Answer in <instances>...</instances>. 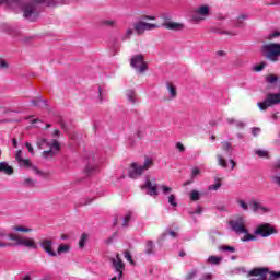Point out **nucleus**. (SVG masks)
Listing matches in <instances>:
<instances>
[{"instance_id":"f257e3e1","label":"nucleus","mask_w":280,"mask_h":280,"mask_svg":"<svg viewBox=\"0 0 280 280\" xmlns=\"http://www.w3.org/2000/svg\"><path fill=\"white\" fill-rule=\"evenodd\" d=\"M65 0H0V5L5 4L13 12H23L24 19L34 23L40 16V5L56 8L62 5Z\"/></svg>"},{"instance_id":"f03ea898","label":"nucleus","mask_w":280,"mask_h":280,"mask_svg":"<svg viewBox=\"0 0 280 280\" xmlns=\"http://www.w3.org/2000/svg\"><path fill=\"white\" fill-rule=\"evenodd\" d=\"M0 237H9L13 243V246H23L24 248H33L36 250L38 248V244L34 238H30L27 236H21L19 234L5 232V230H0Z\"/></svg>"},{"instance_id":"7ed1b4c3","label":"nucleus","mask_w":280,"mask_h":280,"mask_svg":"<svg viewBox=\"0 0 280 280\" xmlns=\"http://www.w3.org/2000/svg\"><path fill=\"white\" fill-rule=\"evenodd\" d=\"M230 226L232 231L236 232L237 235H244L242 237V242H255V240H257L255 235L248 233V229H246V220L242 217L230 221Z\"/></svg>"},{"instance_id":"20e7f679","label":"nucleus","mask_w":280,"mask_h":280,"mask_svg":"<svg viewBox=\"0 0 280 280\" xmlns=\"http://www.w3.org/2000/svg\"><path fill=\"white\" fill-rule=\"evenodd\" d=\"M153 166L154 160L152 158H145L143 165H139L137 162H133L130 164L128 176L129 178L137 179L143 174V172H148V170Z\"/></svg>"},{"instance_id":"39448f33","label":"nucleus","mask_w":280,"mask_h":280,"mask_svg":"<svg viewBox=\"0 0 280 280\" xmlns=\"http://www.w3.org/2000/svg\"><path fill=\"white\" fill-rule=\"evenodd\" d=\"M37 145L39 150H45L46 148H49L48 151L43 152V156L45 159H49V156L56 155L57 152H60V143L58 140H47V139H42L37 142Z\"/></svg>"},{"instance_id":"423d86ee","label":"nucleus","mask_w":280,"mask_h":280,"mask_svg":"<svg viewBox=\"0 0 280 280\" xmlns=\"http://www.w3.org/2000/svg\"><path fill=\"white\" fill-rule=\"evenodd\" d=\"M262 54L267 60L277 62L280 57V44H265L262 45Z\"/></svg>"},{"instance_id":"0eeeda50","label":"nucleus","mask_w":280,"mask_h":280,"mask_svg":"<svg viewBox=\"0 0 280 280\" xmlns=\"http://www.w3.org/2000/svg\"><path fill=\"white\" fill-rule=\"evenodd\" d=\"M130 66L138 73H145L148 71V62L143 59V55H135L130 59Z\"/></svg>"},{"instance_id":"6e6552de","label":"nucleus","mask_w":280,"mask_h":280,"mask_svg":"<svg viewBox=\"0 0 280 280\" xmlns=\"http://www.w3.org/2000/svg\"><path fill=\"white\" fill-rule=\"evenodd\" d=\"M210 9L209 5H200L194 10L192 14V21L195 23H201V21H205L207 16L209 15Z\"/></svg>"},{"instance_id":"1a4fd4ad","label":"nucleus","mask_w":280,"mask_h":280,"mask_svg":"<svg viewBox=\"0 0 280 280\" xmlns=\"http://www.w3.org/2000/svg\"><path fill=\"white\" fill-rule=\"evenodd\" d=\"M255 235H260V237H270L273 233H277V230L269 223L260 224L254 231Z\"/></svg>"},{"instance_id":"9d476101","label":"nucleus","mask_w":280,"mask_h":280,"mask_svg":"<svg viewBox=\"0 0 280 280\" xmlns=\"http://www.w3.org/2000/svg\"><path fill=\"white\" fill-rule=\"evenodd\" d=\"M136 33L141 36V34H144L145 32H150L152 30L159 28V25L148 23V22H138L133 25Z\"/></svg>"},{"instance_id":"9b49d317","label":"nucleus","mask_w":280,"mask_h":280,"mask_svg":"<svg viewBox=\"0 0 280 280\" xmlns=\"http://www.w3.org/2000/svg\"><path fill=\"white\" fill-rule=\"evenodd\" d=\"M40 248H43V250H45V253H47V255H49V257H56V255H58V253H56L54 250V241L48 240V238H44L42 240V242L39 243Z\"/></svg>"},{"instance_id":"f8f14e48","label":"nucleus","mask_w":280,"mask_h":280,"mask_svg":"<svg viewBox=\"0 0 280 280\" xmlns=\"http://www.w3.org/2000/svg\"><path fill=\"white\" fill-rule=\"evenodd\" d=\"M112 264L118 275V279H121L124 277V268H126V265H124V260H121L119 254L116 255V258L112 259Z\"/></svg>"},{"instance_id":"ddd939ff","label":"nucleus","mask_w":280,"mask_h":280,"mask_svg":"<svg viewBox=\"0 0 280 280\" xmlns=\"http://www.w3.org/2000/svg\"><path fill=\"white\" fill-rule=\"evenodd\" d=\"M141 189H147L149 196H159V186L150 179L145 180L144 185L141 186Z\"/></svg>"},{"instance_id":"4468645a","label":"nucleus","mask_w":280,"mask_h":280,"mask_svg":"<svg viewBox=\"0 0 280 280\" xmlns=\"http://www.w3.org/2000/svg\"><path fill=\"white\" fill-rule=\"evenodd\" d=\"M250 209H252V211H254V213H268L270 211L269 208L261 206V203H259L257 201H253L250 203Z\"/></svg>"},{"instance_id":"2eb2a0df","label":"nucleus","mask_w":280,"mask_h":280,"mask_svg":"<svg viewBox=\"0 0 280 280\" xmlns=\"http://www.w3.org/2000/svg\"><path fill=\"white\" fill-rule=\"evenodd\" d=\"M0 172L2 174H7V176H12V174H14V167L10 166L8 162L3 161L0 162Z\"/></svg>"},{"instance_id":"dca6fc26","label":"nucleus","mask_w":280,"mask_h":280,"mask_svg":"<svg viewBox=\"0 0 280 280\" xmlns=\"http://www.w3.org/2000/svg\"><path fill=\"white\" fill-rule=\"evenodd\" d=\"M20 167H32L34 174L40 175L43 172L38 170L36 166H32V162L30 160L22 159V161L18 162Z\"/></svg>"},{"instance_id":"f3484780","label":"nucleus","mask_w":280,"mask_h":280,"mask_svg":"<svg viewBox=\"0 0 280 280\" xmlns=\"http://www.w3.org/2000/svg\"><path fill=\"white\" fill-rule=\"evenodd\" d=\"M154 242L153 241H147L144 245V254L145 255H154Z\"/></svg>"},{"instance_id":"a211bd4d","label":"nucleus","mask_w":280,"mask_h":280,"mask_svg":"<svg viewBox=\"0 0 280 280\" xmlns=\"http://www.w3.org/2000/svg\"><path fill=\"white\" fill-rule=\"evenodd\" d=\"M166 30H183V24L176 22H167L163 24Z\"/></svg>"},{"instance_id":"6ab92c4d","label":"nucleus","mask_w":280,"mask_h":280,"mask_svg":"<svg viewBox=\"0 0 280 280\" xmlns=\"http://www.w3.org/2000/svg\"><path fill=\"white\" fill-rule=\"evenodd\" d=\"M254 153L258 159H270V153L267 150L256 149Z\"/></svg>"},{"instance_id":"aec40b11","label":"nucleus","mask_w":280,"mask_h":280,"mask_svg":"<svg viewBox=\"0 0 280 280\" xmlns=\"http://www.w3.org/2000/svg\"><path fill=\"white\" fill-rule=\"evenodd\" d=\"M208 264H211L212 266H218L222 262V257L220 256H209L207 259Z\"/></svg>"},{"instance_id":"412c9836","label":"nucleus","mask_w":280,"mask_h":280,"mask_svg":"<svg viewBox=\"0 0 280 280\" xmlns=\"http://www.w3.org/2000/svg\"><path fill=\"white\" fill-rule=\"evenodd\" d=\"M222 150H223V152H226V154H229V155L233 154V147L231 145V142H229V141L222 142Z\"/></svg>"},{"instance_id":"4be33fe9","label":"nucleus","mask_w":280,"mask_h":280,"mask_svg":"<svg viewBox=\"0 0 280 280\" xmlns=\"http://www.w3.org/2000/svg\"><path fill=\"white\" fill-rule=\"evenodd\" d=\"M127 98L131 104H135L137 102V94L132 90L127 91Z\"/></svg>"},{"instance_id":"5701e85b","label":"nucleus","mask_w":280,"mask_h":280,"mask_svg":"<svg viewBox=\"0 0 280 280\" xmlns=\"http://www.w3.org/2000/svg\"><path fill=\"white\" fill-rule=\"evenodd\" d=\"M12 231H18L20 233H32V229L25 228L23 225H16L12 228Z\"/></svg>"},{"instance_id":"b1692460","label":"nucleus","mask_w":280,"mask_h":280,"mask_svg":"<svg viewBox=\"0 0 280 280\" xmlns=\"http://www.w3.org/2000/svg\"><path fill=\"white\" fill-rule=\"evenodd\" d=\"M166 89H167V91H168V93H170V95H171V100H174L175 97H176V95H177V92H176V86H174V85H172V84H167L166 85Z\"/></svg>"},{"instance_id":"393cba45","label":"nucleus","mask_w":280,"mask_h":280,"mask_svg":"<svg viewBox=\"0 0 280 280\" xmlns=\"http://www.w3.org/2000/svg\"><path fill=\"white\" fill-rule=\"evenodd\" d=\"M276 170H280V160L276 164ZM271 180H272V183H275L276 185H278L280 187V176L279 175L272 176Z\"/></svg>"},{"instance_id":"a878e982","label":"nucleus","mask_w":280,"mask_h":280,"mask_svg":"<svg viewBox=\"0 0 280 280\" xmlns=\"http://www.w3.org/2000/svg\"><path fill=\"white\" fill-rule=\"evenodd\" d=\"M88 240H89V235L88 234H82L80 240H79V248H84V246H86Z\"/></svg>"},{"instance_id":"bb28decb","label":"nucleus","mask_w":280,"mask_h":280,"mask_svg":"<svg viewBox=\"0 0 280 280\" xmlns=\"http://www.w3.org/2000/svg\"><path fill=\"white\" fill-rule=\"evenodd\" d=\"M23 186L24 187H35L36 186V180L27 177V178L24 179Z\"/></svg>"},{"instance_id":"cd10ccee","label":"nucleus","mask_w":280,"mask_h":280,"mask_svg":"<svg viewBox=\"0 0 280 280\" xmlns=\"http://www.w3.org/2000/svg\"><path fill=\"white\" fill-rule=\"evenodd\" d=\"M69 249H70L69 245L61 244L57 249V254L62 255V253H69Z\"/></svg>"},{"instance_id":"c85d7f7f","label":"nucleus","mask_w":280,"mask_h":280,"mask_svg":"<svg viewBox=\"0 0 280 280\" xmlns=\"http://www.w3.org/2000/svg\"><path fill=\"white\" fill-rule=\"evenodd\" d=\"M190 200L196 202V200H200V192L198 190L190 191Z\"/></svg>"},{"instance_id":"c756f323","label":"nucleus","mask_w":280,"mask_h":280,"mask_svg":"<svg viewBox=\"0 0 280 280\" xmlns=\"http://www.w3.org/2000/svg\"><path fill=\"white\" fill-rule=\"evenodd\" d=\"M264 69H266L265 61H261L259 65H256L253 67V71H256V72L264 71Z\"/></svg>"},{"instance_id":"7c9ffc66","label":"nucleus","mask_w":280,"mask_h":280,"mask_svg":"<svg viewBox=\"0 0 280 280\" xmlns=\"http://www.w3.org/2000/svg\"><path fill=\"white\" fill-rule=\"evenodd\" d=\"M217 159H218V163L221 167H224L226 168L228 167V163H226V160H224V158H222V155H217Z\"/></svg>"},{"instance_id":"2f4dec72","label":"nucleus","mask_w":280,"mask_h":280,"mask_svg":"<svg viewBox=\"0 0 280 280\" xmlns=\"http://www.w3.org/2000/svg\"><path fill=\"white\" fill-rule=\"evenodd\" d=\"M132 220V212H128L122 221V226H128V223Z\"/></svg>"},{"instance_id":"473e14b6","label":"nucleus","mask_w":280,"mask_h":280,"mask_svg":"<svg viewBox=\"0 0 280 280\" xmlns=\"http://www.w3.org/2000/svg\"><path fill=\"white\" fill-rule=\"evenodd\" d=\"M219 250H223L224 253H226V252L228 253H235V247L225 245V246L219 247Z\"/></svg>"},{"instance_id":"72a5a7b5","label":"nucleus","mask_w":280,"mask_h":280,"mask_svg":"<svg viewBox=\"0 0 280 280\" xmlns=\"http://www.w3.org/2000/svg\"><path fill=\"white\" fill-rule=\"evenodd\" d=\"M277 80H279V78H277V75H275V74H270V75L266 77V82H268V84H275V82H277Z\"/></svg>"},{"instance_id":"f704fd0d","label":"nucleus","mask_w":280,"mask_h":280,"mask_svg":"<svg viewBox=\"0 0 280 280\" xmlns=\"http://www.w3.org/2000/svg\"><path fill=\"white\" fill-rule=\"evenodd\" d=\"M222 187V184L220 182H217L215 184H212L208 187L209 191H218Z\"/></svg>"},{"instance_id":"c9c22d12","label":"nucleus","mask_w":280,"mask_h":280,"mask_svg":"<svg viewBox=\"0 0 280 280\" xmlns=\"http://www.w3.org/2000/svg\"><path fill=\"white\" fill-rule=\"evenodd\" d=\"M237 205L241 207V209H243V211H248V203H246V201L243 199H238Z\"/></svg>"},{"instance_id":"e433bc0d","label":"nucleus","mask_w":280,"mask_h":280,"mask_svg":"<svg viewBox=\"0 0 280 280\" xmlns=\"http://www.w3.org/2000/svg\"><path fill=\"white\" fill-rule=\"evenodd\" d=\"M125 259L127 261H129V264H131V266H135V260H132V255L130 254V252H125L124 253Z\"/></svg>"},{"instance_id":"4c0bfd02","label":"nucleus","mask_w":280,"mask_h":280,"mask_svg":"<svg viewBox=\"0 0 280 280\" xmlns=\"http://www.w3.org/2000/svg\"><path fill=\"white\" fill-rule=\"evenodd\" d=\"M196 275H198V271L196 269L190 270L187 276H186V280H191L196 277Z\"/></svg>"},{"instance_id":"58836bf2","label":"nucleus","mask_w":280,"mask_h":280,"mask_svg":"<svg viewBox=\"0 0 280 280\" xmlns=\"http://www.w3.org/2000/svg\"><path fill=\"white\" fill-rule=\"evenodd\" d=\"M168 202L172 207H178V203L176 202V196L170 195Z\"/></svg>"},{"instance_id":"ea45409f","label":"nucleus","mask_w":280,"mask_h":280,"mask_svg":"<svg viewBox=\"0 0 280 280\" xmlns=\"http://www.w3.org/2000/svg\"><path fill=\"white\" fill-rule=\"evenodd\" d=\"M277 279H280V271L270 272V276H269L268 280H277Z\"/></svg>"},{"instance_id":"a19ab883","label":"nucleus","mask_w":280,"mask_h":280,"mask_svg":"<svg viewBox=\"0 0 280 280\" xmlns=\"http://www.w3.org/2000/svg\"><path fill=\"white\" fill-rule=\"evenodd\" d=\"M246 19H248V15L243 14V15L238 16L236 26L242 27V23H243V21H246Z\"/></svg>"},{"instance_id":"79ce46f5","label":"nucleus","mask_w":280,"mask_h":280,"mask_svg":"<svg viewBox=\"0 0 280 280\" xmlns=\"http://www.w3.org/2000/svg\"><path fill=\"white\" fill-rule=\"evenodd\" d=\"M102 25H106L107 27H114L115 21L114 20H103Z\"/></svg>"},{"instance_id":"37998d69","label":"nucleus","mask_w":280,"mask_h":280,"mask_svg":"<svg viewBox=\"0 0 280 280\" xmlns=\"http://www.w3.org/2000/svg\"><path fill=\"white\" fill-rule=\"evenodd\" d=\"M96 170H97V166L89 165V166H86L85 172L88 174H93V172H95Z\"/></svg>"},{"instance_id":"c03bdc74","label":"nucleus","mask_w":280,"mask_h":280,"mask_svg":"<svg viewBox=\"0 0 280 280\" xmlns=\"http://www.w3.org/2000/svg\"><path fill=\"white\" fill-rule=\"evenodd\" d=\"M22 160H23V151L20 150L15 154V161H18V163H20Z\"/></svg>"},{"instance_id":"a18cd8bd","label":"nucleus","mask_w":280,"mask_h":280,"mask_svg":"<svg viewBox=\"0 0 280 280\" xmlns=\"http://www.w3.org/2000/svg\"><path fill=\"white\" fill-rule=\"evenodd\" d=\"M260 132H261V129L258 128V127H254V128L252 129V135H253L254 137H257V135H259Z\"/></svg>"},{"instance_id":"49530a36","label":"nucleus","mask_w":280,"mask_h":280,"mask_svg":"<svg viewBox=\"0 0 280 280\" xmlns=\"http://www.w3.org/2000/svg\"><path fill=\"white\" fill-rule=\"evenodd\" d=\"M132 34H133L132 28H128L124 37V40L128 39L130 36H132Z\"/></svg>"},{"instance_id":"de8ad7c7","label":"nucleus","mask_w":280,"mask_h":280,"mask_svg":"<svg viewBox=\"0 0 280 280\" xmlns=\"http://www.w3.org/2000/svg\"><path fill=\"white\" fill-rule=\"evenodd\" d=\"M25 147L27 148L30 154H34V148L32 147V143L26 142V143H25Z\"/></svg>"},{"instance_id":"09e8293b","label":"nucleus","mask_w":280,"mask_h":280,"mask_svg":"<svg viewBox=\"0 0 280 280\" xmlns=\"http://www.w3.org/2000/svg\"><path fill=\"white\" fill-rule=\"evenodd\" d=\"M161 189H162L163 194H170V191H172V188L168 187V186H165V185H163V186L161 187Z\"/></svg>"},{"instance_id":"8fccbe9b","label":"nucleus","mask_w":280,"mask_h":280,"mask_svg":"<svg viewBox=\"0 0 280 280\" xmlns=\"http://www.w3.org/2000/svg\"><path fill=\"white\" fill-rule=\"evenodd\" d=\"M278 36H280V33H279V32H273L272 34H270V35L268 36V39H269V40H272V38H278Z\"/></svg>"},{"instance_id":"3c124183","label":"nucleus","mask_w":280,"mask_h":280,"mask_svg":"<svg viewBox=\"0 0 280 280\" xmlns=\"http://www.w3.org/2000/svg\"><path fill=\"white\" fill-rule=\"evenodd\" d=\"M8 246H14L12 243L0 242V248H8Z\"/></svg>"},{"instance_id":"603ef678","label":"nucleus","mask_w":280,"mask_h":280,"mask_svg":"<svg viewBox=\"0 0 280 280\" xmlns=\"http://www.w3.org/2000/svg\"><path fill=\"white\" fill-rule=\"evenodd\" d=\"M235 126H236V128H244V126H246V124H244V121H242V120H236Z\"/></svg>"},{"instance_id":"864d4df0","label":"nucleus","mask_w":280,"mask_h":280,"mask_svg":"<svg viewBox=\"0 0 280 280\" xmlns=\"http://www.w3.org/2000/svg\"><path fill=\"white\" fill-rule=\"evenodd\" d=\"M176 148L179 150V152H185V145H183L180 142L176 143Z\"/></svg>"},{"instance_id":"5fc2aeb1","label":"nucleus","mask_w":280,"mask_h":280,"mask_svg":"<svg viewBox=\"0 0 280 280\" xmlns=\"http://www.w3.org/2000/svg\"><path fill=\"white\" fill-rule=\"evenodd\" d=\"M191 174H192V176H198V174H200V168L194 167V168L191 170Z\"/></svg>"},{"instance_id":"6e6d98bb","label":"nucleus","mask_w":280,"mask_h":280,"mask_svg":"<svg viewBox=\"0 0 280 280\" xmlns=\"http://www.w3.org/2000/svg\"><path fill=\"white\" fill-rule=\"evenodd\" d=\"M0 68L1 69H8V62H5L4 60L0 61Z\"/></svg>"},{"instance_id":"4d7b16f0","label":"nucleus","mask_w":280,"mask_h":280,"mask_svg":"<svg viewBox=\"0 0 280 280\" xmlns=\"http://www.w3.org/2000/svg\"><path fill=\"white\" fill-rule=\"evenodd\" d=\"M200 280H211V273H206Z\"/></svg>"},{"instance_id":"13d9d810","label":"nucleus","mask_w":280,"mask_h":280,"mask_svg":"<svg viewBox=\"0 0 280 280\" xmlns=\"http://www.w3.org/2000/svg\"><path fill=\"white\" fill-rule=\"evenodd\" d=\"M59 136H60V130L55 129L54 133H52V137H59Z\"/></svg>"},{"instance_id":"bf43d9fd","label":"nucleus","mask_w":280,"mask_h":280,"mask_svg":"<svg viewBox=\"0 0 280 280\" xmlns=\"http://www.w3.org/2000/svg\"><path fill=\"white\" fill-rule=\"evenodd\" d=\"M237 120L235 118H228V124H235Z\"/></svg>"},{"instance_id":"052dcab7","label":"nucleus","mask_w":280,"mask_h":280,"mask_svg":"<svg viewBox=\"0 0 280 280\" xmlns=\"http://www.w3.org/2000/svg\"><path fill=\"white\" fill-rule=\"evenodd\" d=\"M230 163H231V170H235V165H236V163L233 161V160H230Z\"/></svg>"},{"instance_id":"680f3d73","label":"nucleus","mask_w":280,"mask_h":280,"mask_svg":"<svg viewBox=\"0 0 280 280\" xmlns=\"http://www.w3.org/2000/svg\"><path fill=\"white\" fill-rule=\"evenodd\" d=\"M22 280H32V277H30V275H26L22 278Z\"/></svg>"},{"instance_id":"e2e57ef3","label":"nucleus","mask_w":280,"mask_h":280,"mask_svg":"<svg viewBox=\"0 0 280 280\" xmlns=\"http://www.w3.org/2000/svg\"><path fill=\"white\" fill-rule=\"evenodd\" d=\"M170 235H171L172 237H177V234H176V232H174V231H171V232H170Z\"/></svg>"},{"instance_id":"0e129e2a","label":"nucleus","mask_w":280,"mask_h":280,"mask_svg":"<svg viewBox=\"0 0 280 280\" xmlns=\"http://www.w3.org/2000/svg\"><path fill=\"white\" fill-rule=\"evenodd\" d=\"M145 19H148L149 21H154V19H156V18L148 15V16H145Z\"/></svg>"},{"instance_id":"69168bd1","label":"nucleus","mask_w":280,"mask_h":280,"mask_svg":"<svg viewBox=\"0 0 280 280\" xmlns=\"http://www.w3.org/2000/svg\"><path fill=\"white\" fill-rule=\"evenodd\" d=\"M12 143H13V147L16 148V145H18L16 139H13Z\"/></svg>"},{"instance_id":"338daca9","label":"nucleus","mask_w":280,"mask_h":280,"mask_svg":"<svg viewBox=\"0 0 280 280\" xmlns=\"http://www.w3.org/2000/svg\"><path fill=\"white\" fill-rule=\"evenodd\" d=\"M32 102V104H33V106H38V102H36V101H31Z\"/></svg>"},{"instance_id":"774afa93","label":"nucleus","mask_w":280,"mask_h":280,"mask_svg":"<svg viewBox=\"0 0 280 280\" xmlns=\"http://www.w3.org/2000/svg\"><path fill=\"white\" fill-rule=\"evenodd\" d=\"M185 252H179V257H185Z\"/></svg>"}]
</instances>
